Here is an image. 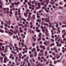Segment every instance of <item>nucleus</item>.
Returning a JSON list of instances; mask_svg holds the SVG:
<instances>
[{"label": "nucleus", "mask_w": 66, "mask_h": 66, "mask_svg": "<svg viewBox=\"0 0 66 66\" xmlns=\"http://www.w3.org/2000/svg\"><path fill=\"white\" fill-rule=\"evenodd\" d=\"M52 54L53 55H55V52H53L52 53Z\"/></svg>", "instance_id": "79ce46f5"}, {"label": "nucleus", "mask_w": 66, "mask_h": 66, "mask_svg": "<svg viewBox=\"0 0 66 66\" xmlns=\"http://www.w3.org/2000/svg\"><path fill=\"white\" fill-rule=\"evenodd\" d=\"M63 40L64 41H65V42H66V39L65 38H64L63 39Z\"/></svg>", "instance_id": "864d4df0"}, {"label": "nucleus", "mask_w": 66, "mask_h": 66, "mask_svg": "<svg viewBox=\"0 0 66 66\" xmlns=\"http://www.w3.org/2000/svg\"><path fill=\"white\" fill-rule=\"evenodd\" d=\"M43 24L44 26L46 25L47 26H48V24H46V23H44Z\"/></svg>", "instance_id": "c85d7f7f"}, {"label": "nucleus", "mask_w": 66, "mask_h": 66, "mask_svg": "<svg viewBox=\"0 0 66 66\" xmlns=\"http://www.w3.org/2000/svg\"><path fill=\"white\" fill-rule=\"evenodd\" d=\"M35 43H33L32 44V46L33 47H34L35 45Z\"/></svg>", "instance_id": "49530a36"}, {"label": "nucleus", "mask_w": 66, "mask_h": 66, "mask_svg": "<svg viewBox=\"0 0 66 66\" xmlns=\"http://www.w3.org/2000/svg\"><path fill=\"white\" fill-rule=\"evenodd\" d=\"M32 39L34 42H35V41H36L35 39V38H34V37H32Z\"/></svg>", "instance_id": "c9c22d12"}, {"label": "nucleus", "mask_w": 66, "mask_h": 66, "mask_svg": "<svg viewBox=\"0 0 66 66\" xmlns=\"http://www.w3.org/2000/svg\"><path fill=\"white\" fill-rule=\"evenodd\" d=\"M1 54L2 56L5 57V54H4L3 53H2L1 52Z\"/></svg>", "instance_id": "6ab92c4d"}, {"label": "nucleus", "mask_w": 66, "mask_h": 66, "mask_svg": "<svg viewBox=\"0 0 66 66\" xmlns=\"http://www.w3.org/2000/svg\"><path fill=\"white\" fill-rule=\"evenodd\" d=\"M4 48H5L4 46H2V49L3 50H4Z\"/></svg>", "instance_id": "c03bdc74"}, {"label": "nucleus", "mask_w": 66, "mask_h": 66, "mask_svg": "<svg viewBox=\"0 0 66 66\" xmlns=\"http://www.w3.org/2000/svg\"><path fill=\"white\" fill-rule=\"evenodd\" d=\"M30 6H32L33 7V8H34V7L35 6L34 5H30Z\"/></svg>", "instance_id": "b1692460"}, {"label": "nucleus", "mask_w": 66, "mask_h": 66, "mask_svg": "<svg viewBox=\"0 0 66 66\" xmlns=\"http://www.w3.org/2000/svg\"><path fill=\"white\" fill-rule=\"evenodd\" d=\"M26 12L27 13H28L29 12V9L27 10L26 11Z\"/></svg>", "instance_id": "4c0bfd02"}, {"label": "nucleus", "mask_w": 66, "mask_h": 66, "mask_svg": "<svg viewBox=\"0 0 66 66\" xmlns=\"http://www.w3.org/2000/svg\"><path fill=\"white\" fill-rule=\"evenodd\" d=\"M53 23L54 24H56V25L55 26V27L56 28H57L58 27V24L59 23L58 22H53Z\"/></svg>", "instance_id": "7ed1b4c3"}, {"label": "nucleus", "mask_w": 66, "mask_h": 66, "mask_svg": "<svg viewBox=\"0 0 66 66\" xmlns=\"http://www.w3.org/2000/svg\"><path fill=\"white\" fill-rule=\"evenodd\" d=\"M30 18H31V16L30 15H28V18L27 19V20L29 21V20H30V19H29V18L30 19Z\"/></svg>", "instance_id": "2eb2a0df"}, {"label": "nucleus", "mask_w": 66, "mask_h": 66, "mask_svg": "<svg viewBox=\"0 0 66 66\" xmlns=\"http://www.w3.org/2000/svg\"><path fill=\"white\" fill-rule=\"evenodd\" d=\"M42 31L43 32H45L46 33V36H49V35H48V30L47 29H45V30L43 29L42 30Z\"/></svg>", "instance_id": "f257e3e1"}, {"label": "nucleus", "mask_w": 66, "mask_h": 66, "mask_svg": "<svg viewBox=\"0 0 66 66\" xmlns=\"http://www.w3.org/2000/svg\"><path fill=\"white\" fill-rule=\"evenodd\" d=\"M49 0H45L44 2L46 3V4H48V3H49Z\"/></svg>", "instance_id": "9b49d317"}, {"label": "nucleus", "mask_w": 66, "mask_h": 66, "mask_svg": "<svg viewBox=\"0 0 66 66\" xmlns=\"http://www.w3.org/2000/svg\"><path fill=\"white\" fill-rule=\"evenodd\" d=\"M60 5H62V3L61 2H60L59 3Z\"/></svg>", "instance_id": "774afa93"}, {"label": "nucleus", "mask_w": 66, "mask_h": 66, "mask_svg": "<svg viewBox=\"0 0 66 66\" xmlns=\"http://www.w3.org/2000/svg\"><path fill=\"white\" fill-rule=\"evenodd\" d=\"M41 34H42L41 33H39V35H38V36L39 37H41Z\"/></svg>", "instance_id": "412c9836"}, {"label": "nucleus", "mask_w": 66, "mask_h": 66, "mask_svg": "<svg viewBox=\"0 0 66 66\" xmlns=\"http://www.w3.org/2000/svg\"><path fill=\"white\" fill-rule=\"evenodd\" d=\"M10 47V46L9 45H6L5 46L6 48H8V47Z\"/></svg>", "instance_id": "7c9ffc66"}, {"label": "nucleus", "mask_w": 66, "mask_h": 66, "mask_svg": "<svg viewBox=\"0 0 66 66\" xmlns=\"http://www.w3.org/2000/svg\"><path fill=\"white\" fill-rule=\"evenodd\" d=\"M47 14H44L43 16H44L45 17H46L47 16Z\"/></svg>", "instance_id": "09e8293b"}, {"label": "nucleus", "mask_w": 66, "mask_h": 66, "mask_svg": "<svg viewBox=\"0 0 66 66\" xmlns=\"http://www.w3.org/2000/svg\"><path fill=\"white\" fill-rule=\"evenodd\" d=\"M43 46H43L42 45H40V48H42L43 47Z\"/></svg>", "instance_id": "a18cd8bd"}, {"label": "nucleus", "mask_w": 66, "mask_h": 66, "mask_svg": "<svg viewBox=\"0 0 66 66\" xmlns=\"http://www.w3.org/2000/svg\"><path fill=\"white\" fill-rule=\"evenodd\" d=\"M18 15H20L21 14H20V9H19L18 11Z\"/></svg>", "instance_id": "f3484780"}, {"label": "nucleus", "mask_w": 66, "mask_h": 66, "mask_svg": "<svg viewBox=\"0 0 66 66\" xmlns=\"http://www.w3.org/2000/svg\"><path fill=\"white\" fill-rule=\"evenodd\" d=\"M0 4H1V5H3V3H2V2L1 1L0 2Z\"/></svg>", "instance_id": "393cba45"}, {"label": "nucleus", "mask_w": 66, "mask_h": 66, "mask_svg": "<svg viewBox=\"0 0 66 66\" xmlns=\"http://www.w3.org/2000/svg\"><path fill=\"white\" fill-rule=\"evenodd\" d=\"M54 43H52L50 44V46H54Z\"/></svg>", "instance_id": "4be33fe9"}, {"label": "nucleus", "mask_w": 66, "mask_h": 66, "mask_svg": "<svg viewBox=\"0 0 66 66\" xmlns=\"http://www.w3.org/2000/svg\"><path fill=\"white\" fill-rule=\"evenodd\" d=\"M46 21H47V22H49L50 21L49 20H48V19H47L46 20Z\"/></svg>", "instance_id": "69168bd1"}, {"label": "nucleus", "mask_w": 66, "mask_h": 66, "mask_svg": "<svg viewBox=\"0 0 66 66\" xmlns=\"http://www.w3.org/2000/svg\"><path fill=\"white\" fill-rule=\"evenodd\" d=\"M36 31H37L38 32H40V30L38 29V27H36Z\"/></svg>", "instance_id": "9d476101"}, {"label": "nucleus", "mask_w": 66, "mask_h": 66, "mask_svg": "<svg viewBox=\"0 0 66 66\" xmlns=\"http://www.w3.org/2000/svg\"><path fill=\"white\" fill-rule=\"evenodd\" d=\"M65 32V30H63L62 31V33H63Z\"/></svg>", "instance_id": "cd10ccee"}, {"label": "nucleus", "mask_w": 66, "mask_h": 66, "mask_svg": "<svg viewBox=\"0 0 66 66\" xmlns=\"http://www.w3.org/2000/svg\"><path fill=\"white\" fill-rule=\"evenodd\" d=\"M10 31H11V32H13V30H12L11 29H10Z\"/></svg>", "instance_id": "680f3d73"}, {"label": "nucleus", "mask_w": 66, "mask_h": 66, "mask_svg": "<svg viewBox=\"0 0 66 66\" xmlns=\"http://www.w3.org/2000/svg\"><path fill=\"white\" fill-rule=\"evenodd\" d=\"M33 25H31V26H30V28H33Z\"/></svg>", "instance_id": "603ef678"}, {"label": "nucleus", "mask_w": 66, "mask_h": 66, "mask_svg": "<svg viewBox=\"0 0 66 66\" xmlns=\"http://www.w3.org/2000/svg\"><path fill=\"white\" fill-rule=\"evenodd\" d=\"M40 20H39L37 19V22H39H39H40Z\"/></svg>", "instance_id": "473e14b6"}, {"label": "nucleus", "mask_w": 66, "mask_h": 66, "mask_svg": "<svg viewBox=\"0 0 66 66\" xmlns=\"http://www.w3.org/2000/svg\"><path fill=\"white\" fill-rule=\"evenodd\" d=\"M52 60H55V58L54 57H53L52 58Z\"/></svg>", "instance_id": "bf43d9fd"}, {"label": "nucleus", "mask_w": 66, "mask_h": 66, "mask_svg": "<svg viewBox=\"0 0 66 66\" xmlns=\"http://www.w3.org/2000/svg\"><path fill=\"white\" fill-rule=\"evenodd\" d=\"M20 32L21 33H22L23 32V30H20Z\"/></svg>", "instance_id": "ea45409f"}, {"label": "nucleus", "mask_w": 66, "mask_h": 66, "mask_svg": "<svg viewBox=\"0 0 66 66\" xmlns=\"http://www.w3.org/2000/svg\"><path fill=\"white\" fill-rule=\"evenodd\" d=\"M22 29V28H21V27H19V30H21Z\"/></svg>", "instance_id": "052dcab7"}, {"label": "nucleus", "mask_w": 66, "mask_h": 66, "mask_svg": "<svg viewBox=\"0 0 66 66\" xmlns=\"http://www.w3.org/2000/svg\"><path fill=\"white\" fill-rule=\"evenodd\" d=\"M11 29H14V26L12 25L11 26Z\"/></svg>", "instance_id": "bb28decb"}, {"label": "nucleus", "mask_w": 66, "mask_h": 66, "mask_svg": "<svg viewBox=\"0 0 66 66\" xmlns=\"http://www.w3.org/2000/svg\"><path fill=\"white\" fill-rule=\"evenodd\" d=\"M19 56V58L20 59H21V55H22L21 53H19L18 54Z\"/></svg>", "instance_id": "0eeeda50"}, {"label": "nucleus", "mask_w": 66, "mask_h": 66, "mask_svg": "<svg viewBox=\"0 0 66 66\" xmlns=\"http://www.w3.org/2000/svg\"><path fill=\"white\" fill-rule=\"evenodd\" d=\"M37 18H40V16H39V15H37Z\"/></svg>", "instance_id": "e2e57ef3"}, {"label": "nucleus", "mask_w": 66, "mask_h": 66, "mask_svg": "<svg viewBox=\"0 0 66 66\" xmlns=\"http://www.w3.org/2000/svg\"><path fill=\"white\" fill-rule=\"evenodd\" d=\"M45 46H43V47L42 48H43V50H45Z\"/></svg>", "instance_id": "6e6d98bb"}, {"label": "nucleus", "mask_w": 66, "mask_h": 66, "mask_svg": "<svg viewBox=\"0 0 66 66\" xmlns=\"http://www.w3.org/2000/svg\"><path fill=\"white\" fill-rule=\"evenodd\" d=\"M12 10L11 9L10 10V13L11 14H12Z\"/></svg>", "instance_id": "a878e982"}, {"label": "nucleus", "mask_w": 66, "mask_h": 66, "mask_svg": "<svg viewBox=\"0 0 66 66\" xmlns=\"http://www.w3.org/2000/svg\"><path fill=\"white\" fill-rule=\"evenodd\" d=\"M57 63V62H56V61H54V64H56V63Z\"/></svg>", "instance_id": "37998d69"}, {"label": "nucleus", "mask_w": 66, "mask_h": 66, "mask_svg": "<svg viewBox=\"0 0 66 66\" xmlns=\"http://www.w3.org/2000/svg\"><path fill=\"white\" fill-rule=\"evenodd\" d=\"M32 18L33 19H35V14H33L32 15Z\"/></svg>", "instance_id": "ddd939ff"}, {"label": "nucleus", "mask_w": 66, "mask_h": 66, "mask_svg": "<svg viewBox=\"0 0 66 66\" xmlns=\"http://www.w3.org/2000/svg\"><path fill=\"white\" fill-rule=\"evenodd\" d=\"M16 33H17L18 34L20 33V32H19V31H18V30H16Z\"/></svg>", "instance_id": "5701e85b"}, {"label": "nucleus", "mask_w": 66, "mask_h": 66, "mask_svg": "<svg viewBox=\"0 0 66 66\" xmlns=\"http://www.w3.org/2000/svg\"><path fill=\"white\" fill-rule=\"evenodd\" d=\"M9 4V3L8 2H7L6 3V5H8Z\"/></svg>", "instance_id": "338daca9"}, {"label": "nucleus", "mask_w": 66, "mask_h": 66, "mask_svg": "<svg viewBox=\"0 0 66 66\" xmlns=\"http://www.w3.org/2000/svg\"><path fill=\"white\" fill-rule=\"evenodd\" d=\"M16 64L18 66V65H19V62H17L16 63Z\"/></svg>", "instance_id": "a19ab883"}, {"label": "nucleus", "mask_w": 66, "mask_h": 66, "mask_svg": "<svg viewBox=\"0 0 66 66\" xmlns=\"http://www.w3.org/2000/svg\"><path fill=\"white\" fill-rule=\"evenodd\" d=\"M48 53V52L47 51H45V55L47 54Z\"/></svg>", "instance_id": "72a5a7b5"}, {"label": "nucleus", "mask_w": 66, "mask_h": 66, "mask_svg": "<svg viewBox=\"0 0 66 66\" xmlns=\"http://www.w3.org/2000/svg\"><path fill=\"white\" fill-rule=\"evenodd\" d=\"M21 35L23 37V38H25V36L24 35H23V34H21Z\"/></svg>", "instance_id": "dca6fc26"}, {"label": "nucleus", "mask_w": 66, "mask_h": 66, "mask_svg": "<svg viewBox=\"0 0 66 66\" xmlns=\"http://www.w3.org/2000/svg\"><path fill=\"white\" fill-rule=\"evenodd\" d=\"M50 57H51V58H52V55H50Z\"/></svg>", "instance_id": "4d7b16f0"}, {"label": "nucleus", "mask_w": 66, "mask_h": 66, "mask_svg": "<svg viewBox=\"0 0 66 66\" xmlns=\"http://www.w3.org/2000/svg\"><path fill=\"white\" fill-rule=\"evenodd\" d=\"M62 28H64V27H65V28H66V25H62Z\"/></svg>", "instance_id": "c756f323"}, {"label": "nucleus", "mask_w": 66, "mask_h": 66, "mask_svg": "<svg viewBox=\"0 0 66 66\" xmlns=\"http://www.w3.org/2000/svg\"><path fill=\"white\" fill-rule=\"evenodd\" d=\"M5 27H8V25H7V24L5 23V24H4Z\"/></svg>", "instance_id": "2f4dec72"}, {"label": "nucleus", "mask_w": 66, "mask_h": 66, "mask_svg": "<svg viewBox=\"0 0 66 66\" xmlns=\"http://www.w3.org/2000/svg\"><path fill=\"white\" fill-rule=\"evenodd\" d=\"M51 40L52 41V42H54V40L53 39H51Z\"/></svg>", "instance_id": "0e129e2a"}, {"label": "nucleus", "mask_w": 66, "mask_h": 66, "mask_svg": "<svg viewBox=\"0 0 66 66\" xmlns=\"http://www.w3.org/2000/svg\"><path fill=\"white\" fill-rule=\"evenodd\" d=\"M1 24L2 25H3V21H1Z\"/></svg>", "instance_id": "de8ad7c7"}, {"label": "nucleus", "mask_w": 66, "mask_h": 66, "mask_svg": "<svg viewBox=\"0 0 66 66\" xmlns=\"http://www.w3.org/2000/svg\"><path fill=\"white\" fill-rule=\"evenodd\" d=\"M27 4H28V5H30V6H31V4H30V3L29 2H28L27 3Z\"/></svg>", "instance_id": "13d9d810"}, {"label": "nucleus", "mask_w": 66, "mask_h": 66, "mask_svg": "<svg viewBox=\"0 0 66 66\" xmlns=\"http://www.w3.org/2000/svg\"><path fill=\"white\" fill-rule=\"evenodd\" d=\"M57 31H58V32H57V33H58V34H59L60 32V30H59L58 31V30H57Z\"/></svg>", "instance_id": "8fccbe9b"}, {"label": "nucleus", "mask_w": 66, "mask_h": 66, "mask_svg": "<svg viewBox=\"0 0 66 66\" xmlns=\"http://www.w3.org/2000/svg\"><path fill=\"white\" fill-rule=\"evenodd\" d=\"M5 22L6 23H7V24H8L9 25H10L11 24V21H9L7 22V21H6Z\"/></svg>", "instance_id": "423d86ee"}, {"label": "nucleus", "mask_w": 66, "mask_h": 66, "mask_svg": "<svg viewBox=\"0 0 66 66\" xmlns=\"http://www.w3.org/2000/svg\"><path fill=\"white\" fill-rule=\"evenodd\" d=\"M19 4V2H18L17 3L15 2L14 3H12V5H14H14H18Z\"/></svg>", "instance_id": "f03ea898"}, {"label": "nucleus", "mask_w": 66, "mask_h": 66, "mask_svg": "<svg viewBox=\"0 0 66 66\" xmlns=\"http://www.w3.org/2000/svg\"><path fill=\"white\" fill-rule=\"evenodd\" d=\"M21 45H22V46H21L22 48L24 47V44H23V43L22 42L21 43Z\"/></svg>", "instance_id": "a211bd4d"}, {"label": "nucleus", "mask_w": 66, "mask_h": 66, "mask_svg": "<svg viewBox=\"0 0 66 66\" xmlns=\"http://www.w3.org/2000/svg\"><path fill=\"white\" fill-rule=\"evenodd\" d=\"M2 45V44L1 43H0V47H1Z\"/></svg>", "instance_id": "3c124183"}, {"label": "nucleus", "mask_w": 66, "mask_h": 66, "mask_svg": "<svg viewBox=\"0 0 66 66\" xmlns=\"http://www.w3.org/2000/svg\"><path fill=\"white\" fill-rule=\"evenodd\" d=\"M7 60V57H5V58L4 59V61H3L4 62L6 63V61Z\"/></svg>", "instance_id": "1a4fd4ad"}, {"label": "nucleus", "mask_w": 66, "mask_h": 66, "mask_svg": "<svg viewBox=\"0 0 66 66\" xmlns=\"http://www.w3.org/2000/svg\"><path fill=\"white\" fill-rule=\"evenodd\" d=\"M55 55H56V57H57V59H59L60 57V56L58 55L57 53H56Z\"/></svg>", "instance_id": "6e6552de"}, {"label": "nucleus", "mask_w": 66, "mask_h": 66, "mask_svg": "<svg viewBox=\"0 0 66 66\" xmlns=\"http://www.w3.org/2000/svg\"><path fill=\"white\" fill-rule=\"evenodd\" d=\"M0 59H1V60H0L1 62V63H2V62H3V60H3V58L1 57L0 58Z\"/></svg>", "instance_id": "4468645a"}, {"label": "nucleus", "mask_w": 66, "mask_h": 66, "mask_svg": "<svg viewBox=\"0 0 66 66\" xmlns=\"http://www.w3.org/2000/svg\"><path fill=\"white\" fill-rule=\"evenodd\" d=\"M44 51L43 50H41L40 51V52H44Z\"/></svg>", "instance_id": "f704fd0d"}, {"label": "nucleus", "mask_w": 66, "mask_h": 66, "mask_svg": "<svg viewBox=\"0 0 66 66\" xmlns=\"http://www.w3.org/2000/svg\"><path fill=\"white\" fill-rule=\"evenodd\" d=\"M36 49L34 48H33V49L31 51L32 52H33V51L35 52V54H36L37 53V52H36V51H35Z\"/></svg>", "instance_id": "20e7f679"}, {"label": "nucleus", "mask_w": 66, "mask_h": 66, "mask_svg": "<svg viewBox=\"0 0 66 66\" xmlns=\"http://www.w3.org/2000/svg\"><path fill=\"white\" fill-rule=\"evenodd\" d=\"M18 25L19 26H21V24H20V23H18Z\"/></svg>", "instance_id": "5fc2aeb1"}, {"label": "nucleus", "mask_w": 66, "mask_h": 66, "mask_svg": "<svg viewBox=\"0 0 66 66\" xmlns=\"http://www.w3.org/2000/svg\"><path fill=\"white\" fill-rule=\"evenodd\" d=\"M30 57H33V54H31L30 55Z\"/></svg>", "instance_id": "e433bc0d"}, {"label": "nucleus", "mask_w": 66, "mask_h": 66, "mask_svg": "<svg viewBox=\"0 0 66 66\" xmlns=\"http://www.w3.org/2000/svg\"><path fill=\"white\" fill-rule=\"evenodd\" d=\"M24 15L25 16V17H26L28 16V13H27V12L24 13Z\"/></svg>", "instance_id": "f8f14e48"}, {"label": "nucleus", "mask_w": 66, "mask_h": 66, "mask_svg": "<svg viewBox=\"0 0 66 66\" xmlns=\"http://www.w3.org/2000/svg\"><path fill=\"white\" fill-rule=\"evenodd\" d=\"M38 5L39 8L37 7L36 8V9L37 10H38V9H40V3H38Z\"/></svg>", "instance_id": "39448f33"}, {"label": "nucleus", "mask_w": 66, "mask_h": 66, "mask_svg": "<svg viewBox=\"0 0 66 66\" xmlns=\"http://www.w3.org/2000/svg\"><path fill=\"white\" fill-rule=\"evenodd\" d=\"M58 26L57 27H56L57 28V31H59V30H60V27H58Z\"/></svg>", "instance_id": "aec40b11"}, {"label": "nucleus", "mask_w": 66, "mask_h": 66, "mask_svg": "<svg viewBox=\"0 0 66 66\" xmlns=\"http://www.w3.org/2000/svg\"><path fill=\"white\" fill-rule=\"evenodd\" d=\"M47 43H49V42H47V41H46L45 42H44V44H46V43H47Z\"/></svg>", "instance_id": "58836bf2"}]
</instances>
